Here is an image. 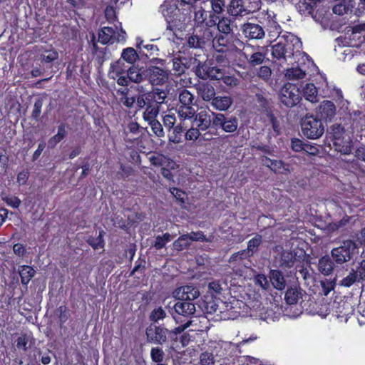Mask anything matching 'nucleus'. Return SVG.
Returning <instances> with one entry per match:
<instances>
[{
  "label": "nucleus",
  "instance_id": "nucleus-1",
  "mask_svg": "<svg viewBox=\"0 0 365 365\" xmlns=\"http://www.w3.org/2000/svg\"><path fill=\"white\" fill-rule=\"evenodd\" d=\"M166 21L165 34L173 41H182L184 33L192 26V11L178 6V0H165L161 6Z\"/></svg>",
  "mask_w": 365,
  "mask_h": 365
},
{
  "label": "nucleus",
  "instance_id": "nucleus-2",
  "mask_svg": "<svg viewBox=\"0 0 365 365\" xmlns=\"http://www.w3.org/2000/svg\"><path fill=\"white\" fill-rule=\"evenodd\" d=\"M166 98L165 91L158 88L140 93L137 95L136 110H143V118L151 119L153 116H158Z\"/></svg>",
  "mask_w": 365,
  "mask_h": 365
},
{
  "label": "nucleus",
  "instance_id": "nucleus-3",
  "mask_svg": "<svg viewBox=\"0 0 365 365\" xmlns=\"http://www.w3.org/2000/svg\"><path fill=\"white\" fill-rule=\"evenodd\" d=\"M195 305L190 302L179 300L173 307L168 306V312L175 323L187 322L191 324V318L195 313Z\"/></svg>",
  "mask_w": 365,
  "mask_h": 365
},
{
  "label": "nucleus",
  "instance_id": "nucleus-4",
  "mask_svg": "<svg viewBox=\"0 0 365 365\" xmlns=\"http://www.w3.org/2000/svg\"><path fill=\"white\" fill-rule=\"evenodd\" d=\"M302 132L309 139H318L324 133V123L314 115H306L301 120Z\"/></svg>",
  "mask_w": 365,
  "mask_h": 365
},
{
  "label": "nucleus",
  "instance_id": "nucleus-5",
  "mask_svg": "<svg viewBox=\"0 0 365 365\" xmlns=\"http://www.w3.org/2000/svg\"><path fill=\"white\" fill-rule=\"evenodd\" d=\"M178 100V115L184 120H191L196 113V102L194 95L187 89L183 88L179 93Z\"/></svg>",
  "mask_w": 365,
  "mask_h": 365
},
{
  "label": "nucleus",
  "instance_id": "nucleus-6",
  "mask_svg": "<svg viewBox=\"0 0 365 365\" xmlns=\"http://www.w3.org/2000/svg\"><path fill=\"white\" fill-rule=\"evenodd\" d=\"M357 246L354 240H344L340 246L331 250V258L336 264H343L353 258Z\"/></svg>",
  "mask_w": 365,
  "mask_h": 365
},
{
  "label": "nucleus",
  "instance_id": "nucleus-7",
  "mask_svg": "<svg viewBox=\"0 0 365 365\" xmlns=\"http://www.w3.org/2000/svg\"><path fill=\"white\" fill-rule=\"evenodd\" d=\"M213 115V128L221 129L225 133H233L239 126L238 118L233 115H225L221 113L212 112Z\"/></svg>",
  "mask_w": 365,
  "mask_h": 365
},
{
  "label": "nucleus",
  "instance_id": "nucleus-8",
  "mask_svg": "<svg viewBox=\"0 0 365 365\" xmlns=\"http://www.w3.org/2000/svg\"><path fill=\"white\" fill-rule=\"evenodd\" d=\"M301 92L299 88L292 83H286L282 88L279 100L282 104L287 108H292L299 103Z\"/></svg>",
  "mask_w": 365,
  "mask_h": 365
},
{
  "label": "nucleus",
  "instance_id": "nucleus-9",
  "mask_svg": "<svg viewBox=\"0 0 365 365\" xmlns=\"http://www.w3.org/2000/svg\"><path fill=\"white\" fill-rule=\"evenodd\" d=\"M169 330L155 324H150L145 329L147 341L150 343L163 345L167 342Z\"/></svg>",
  "mask_w": 365,
  "mask_h": 365
},
{
  "label": "nucleus",
  "instance_id": "nucleus-10",
  "mask_svg": "<svg viewBox=\"0 0 365 365\" xmlns=\"http://www.w3.org/2000/svg\"><path fill=\"white\" fill-rule=\"evenodd\" d=\"M242 56L246 59L250 67L262 65L267 58L266 53L261 51L259 46L256 48L250 44L244 47Z\"/></svg>",
  "mask_w": 365,
  "mask_h": 365
},
{
  "label": "nucleus",
  "instance_id": "nucleus-11",
  "mask_svg": "<svg viewBox=\"0 0 365 365\" xmlns=\"http://www.w3.org/2000/svg\"><path fill=\"white\" fill-rule=\"evenodd\" d=\"M288 57H292L294 53H299L302 48V43L299 37L292 33L287 32L280 37Z\"/></svg>",
  "mask_w": 365,
  "mask_h": 365
},
{
  "label": "nucleus",
  "instance_id": "nucleus-12",
  "mask_svg": "<svg viewBox=\"0 0 365 365\" xmlns=\"http://www.w3.org/2000/svg\"><path fill=\"white\" fill-rule=\"evenodd\" d=\"M169 73L167 70L158 66H150L147 68L146 79L153 86H160L168 80Z\"/></svg>",
  "mask_w": 365,
  "mask_h": 365
},
{
  "label": "nucleus",
  "instance_id": "nucleus-13",
  "mask_svg": "<svg viewBox=\"0 0 365 365\" xmlns=\"http://www.w3.org/2000/svg\"><path fill=\"white\" fill-rule=\"evenodd\" d=\"M35 344V339L31 331L21 332L14 341L16 350L26 353Z\"/></svg>",
  "mask_w": 365,
  "mask_h": 365
},
{
  "label": "nucleus",
  "instance_id": "nucleus-14",
  "mask_svg": "<svg viewBox=\"0 0 365 365\" xmlns=\"http://www.w3.org/2000/svg\"><path fill=\"white\" fill-rule=\"evenodd\" d=\"M241 29L245 37L249 39H262L265 35L264 28L258 24L247 22L242 26Z\"/></svg>",
  "mask_w": 365,
  "mask_h": 365
},
{
  "label": "nucleus",
  "instance_id": "nucleus-15",
  "mask_svg": "<svg viewBox=\"0 0 365 365\" xmlns=\"http://www.w3.org/2000/svg\"><path fill=\"white\" fill-rule=\"evenodd\" d=\"M192 119H193V125H195L203 132L211 127L213 128V115L205 110H201L198 113L196 112Z\"/></svg>",
  "mask_w": 365,
  "mask_h": 365
},
{
  "label": "nucleus",
  "instance_id": "nucleus-16",
  "mask_svg": "<svg viewBox=\"0 0 365 365\" xmlns=\"http://www.w3.org/2000/svg\"><path fill=\"white\" fill-rule=\"evenodd\" d=\"M261 162L264 166L274 173L286 175L290 173L289 165L281 160H273L267 156H262Z\"/></svg>",
  "mask_w": 365,
  "mask_h": 365
},
{
  "label": "nucleus",
  "instance_id": "nucleus-17",
  "mask_svg": "<svg viewBox=\"0 0 365 365\" xmlns=\"http://www.w3.org/2000/svg\"><path fill=\"white\" fill-rule=\"evenodd\" d=\"M175 297L183 302H190L200 295L198 289L193 285H185L178 287L175 292Z\"/></svg>",
  "mask_w": 365,
  "mask_h": 365
},
{
  "label": "nucleus",
  "instance_id": "nucleus-18",
  "mask_svg": "<svg viewBox=\"0 0 365 365\" xmlns=\"http://www.w3.org/2000/svg\"><path fill=\"white\" fill-rule=\"evenodd\" d=\"M248 0H231L227 6V12L232 16H243L250 13L247 8Z\"/></svg>",
  "mask_w": 365,
  "mask_h": 365
},
{
  "label": "nucleus",
  "instance_id": "nucleus-19",
  "mask_svg": "<svg viewBox=\"0 0 365 365\" xmlns=\"http://www.w3.org/2000/svg\"><path fill=\"white\" fill-rule=\"evenodd\" d=\"M212 36L209 30H204L202 36L197 34H192L187 38V46L190 48H201L211 41Z\"/></svg>",
  "mask_w": 365,
  "mask_h": 365
},
{
  "label": "nucleus",
  "instance_id": "nucleus-20",
  "mask_svg": "<svg viewBox=\"0 0 365 365\" xmlns=\"http://www.w3.org/2000/svg\"><path fill=\"white\" fill-rule=\"evenodd\" d=\"M192 61V58H187L186 57H173L172 62L174 74L177 76H180L185 73L186 70L190 68ZM193 61L194 63H195L197 62V59L193 58Z\"/></svg>",
  "mask_w": 365,
  "mask_h": 365
},
{
  "label": "nucleus",
  "instance_id": "nucleus-21",
  "mask_svg": "<svg viewBox=\"0 0 365 365\" xmlns=\"http://www.w3.org/2000/svg\"><path fill=\"white\" fill-rule=\"evenodd\" d=\"M233 103V99L229 96H217L211 101V106L220 111L227 110Z\"/></svg>",
  "mask_w": 365,
  "mask_h": 365
},
{
  "label": "nucleus",
  "instance_id": "nucleus-22",
  "mask_svg": "<svg viewBox=\"0 0 365 365\" xmlns=\"http://www.w3.org/2000/svg\"><path fill=\"white\" fill-rule=\"evenodd\" d=\"M335 262L331 257L327 255L322 256L318 262L319 272L325 275H330L334 270Z\"/></svg>",
  "mask_w": 365,
  "mask_h": 365
},
{
  "label": "nucleus",
  "instance_id": "nucleus-23",
  "mask_svg": "<svg viewBox=\"0 0 365 365\" xmlns=\"http://www.w3.org/2000/svg\"><path fill=\"white\" fill-rule=\"evenodd\" d=\"M336 107L334 103L330 101H324L319 107V113L321 119L325 120H331L335 115Z\"/></svg>",
  "mask_w": 365,
  "mask_h": 365
},
{
  "label": "nucleus",
  "instance_id": "nucleus-24",
  "mask_svg": "<svg viewBox=\"0 0 365 365\" xmlns=\"http://www.w3.org/2000/svg\"><path fill=\"white\" fill-rule=\"evenodd\" d=\"M18 272L22 285L27 289L28 284L36 274V270L29 265H20L18 267Z\"/></svg>",
  "mask_w": 365,
  "mask_h": 365
},
{
  "label": "nucleus",
  "instance_id": "nucleus-25",
  "mask_svg": "<svg viewBox=\"0 0 365 365\" xmlns=\"http://www.w3.org/2000/svg\"><path fill=\"white\" fill-rule=\"evenodd\" d=\"M197 90L198 96L205 101L211 102L215 97V90L214 87L207 83L200 84Z\"/></svg>",
  "mask_w": 365,
  "mask_h": 365
},
{
  "label": "nucleus",
  "instance_id": "nucleus-26",
  "mask_svg": "<svg viewBox=\"0 0 365 365\" xmlns=\"http://www.w3.org/2000/svg\"><path fill=\"white\" fill-rule=\"evenodd\" d=\"M330 138L336 147H339L343 143L344 128L340 124H335L330 128Z\"/></svg>",
  "mask_w": 365,
  "mask_h": 365
},
{
  "label": "nucleus",
  "instance_id": "nucleus-27",
  "mask_svg": "<svg viewBox=\"0 0 365 365\" xmlns=\"http://www.w3.org/2000/svg\"><path fill=\"white\" fill-rule=\"evenodd\" d=\"M128 75L129 76L130 82L139 83L146 79L147 68H138L132 66L128 70Z\"/></svg>",
  "mask_w": 365,
  "mask_h": 365
},
{
  "label": "nucleus",
  "instance_id": "nucleus-28",
  "mask_svg": "<svg viewBox=\"0 0 365 365\" xmlns=\"http://www.w3.org/2000/svg\"><path fill=\"white\" fill-rule=\"evenodd\" d=\"M115 30L108 26L101 29L98 31V41L102 44L113 43L115 38Z\"/></svg>",
  "mask_w": 365,
  "mask_h": 365
},
{
  "label": "nucleus",
  "instance_id": "nucleus-29",
  "mask_svg": "<svg viewBox=\"0 0 365 365\" xmlns=\"http://www.w3.org/2000/svg\"><path fill=\"white\" fill-rule=\"evenodd\" d=\"M269 279L275 289L282 290L285 288L286 282L281 271L278 269H271L269 272Z\"/></svg>",
  "mask_w": 365,
  "mask_h": 365
},
{
  "label": "nucleus",
  "instance_id": "nucleus-30",
  "mask_svg": "<svg viewBox=\"0 0 365 365\" xmlns=\"http://www.w3.org/2000/svg\"><path fill=\"white\" fill-rule=\"evenodd\" d=\"M267 31L268 33V36L269 38V41H272L276 40L277 38H280V34L282 33V27L278 24V22L272 19L269 20L267 26Z\"/></svg>",
  "mask_w": 365,
  "mask_h": 365
},
{
  "label": "nucleus",
  "instance_id": "nucleus-31",
  "mask_svg": "<svg viewBox=\"0 0 365 365\" xmlns=\"http://www.w3.org/2000/svg\"><path fill=\"white\" fill-rule=\"evenodd\" d=\"M125 61L121 58L110 64V74H128V70L132 66L126 65Z\"/></svg>",
  "mask_w": 365,
  "mask_h": 365
},
{
  "label": "nucleus",
  "instance_id": "nucleus-32",
  "mask_svg": "<svg viewBox=\"0 0 365 365\" xmlns=\"http://www.w3.org/2000/svg\"><path fill=\"white\" fill-rule=\"evenodd\" d=\"M301 289L297 287L288 288L285 292L284 299L287 304L292 305L296 304L299 299L302 298Z\"/></svg>",
  "mask_w": 365,
  "mask_h": 365
},
{
  "label": "nucleus",
  "instance_id": "nucleus-33",
  "mask_svg": "<svg viewBox=\"0 0 365 365\" xmlns=\"http://www.w3.org/2000/svg\"><path fill=\"white\" fill-rule=\"evenodd\" d=\"M235 303L238 304L239 301L233 299L232 302H230L225 304V310L222 312V313L224 314V317L227 319H235L240 316V307L237 308L235 307L233 305Z\"/></svg>",
  "mask_w": 365,
  "mask_h": 365
},
{
  "label": "nucleus",
  "instance_id": "nucleus-34",
  "mask_svg": "<svg viewBox=\"0 0 365 365\" xmlns=\"http://www.w3.org/2000/svg\"><path fill=\"white\" fill-rule=\"evenodd\" d=\"M319 0H303L299 3V11L304 15H312Z\"/></svg>",
  "mask_w": 365,
  "mask_h": 365
},
{
  "label": "nucleus",
  "instance_id": "nucleus-35",
  "mask_svg": "<svg viewBox=\"0 0 365 365\" xmlns=\"http://www.w3.org/2000/svg\"><path fill=\"white\" fill-rule=\"evenodd\" d=\"M58 58V53L54 48L45 50L38 55V61L42 64H48L53 63Z\"/></svg>",
  "mask_w": 365,
  "mask_h": 365
},
{
  "label": "nucleus",
  "instance_id": "nucleus-36",
  "mask_svg": "<svg viewBox=\"0 0 365 365\" xmlns=\"http://www.w3.org/2000/svg\"><path fill=\"white\" fill-rule=\"evenodd\" d=\"M221 18L222 16L210 13V14H207V16H206V20L202 26L205 27V30H209L213 35L215 31L217 29V24L219 21H220Z\"/></svg>",
  "mask_w": 365,
  "mask_h": 365
},
{
  "label": "nucleus",
  "instance_id": "nucleus-37",
  "mask_svg": "<svg viewBox=\"0 0 365 365\" xmlns=\"http://www.w3.org/2000/svg\"><path fill=\"white\" fill-rule=\"evenodd\" d=\"M138 58V53L132 47L125 48L122 51L120 58L129 65L133 66Z\"/></svg>",
  "mask_w": 365,
  "mask_h": 365
},
{
  "label": "nucleus",
  "instance_id": "nucleus-38",
  "mask_svg": "<svg viewBox=\"0 0 365 365\" xmlns=\"http://www.w3.org/2000/svg\"><path fill=\"white\" fill-rule=\"evenodd\" d=\"M272 55L274 58L278 60L286 59V58L288 57V54L287 53L284 45L281 38H279V41L276 44L272 46Z\"/></svg>",
  "mask_w": 365,
  "mask_h": 365
},
{
  "label": "nucleus",
  "instance_id": "nucleus-39",
  "mask_svg": "<svg viewBox=\"0 0 365 365\" xmlns=\"http://www.w3.org/2000/svg\"><path fill=\"white\" fill-rule=\"evenodd\" d=\"M105 232L100 230L96 237L90 236L87 240L86 242L91 246L93 250H98L103 248L105 246V242L103 240Z\"/></svg>",
  "mask_w": 365,
  "mask_h": 365
},
{
  "label": "nucleus",
  "instance_id": "nucleus-40",
  "mask_svg": "<svg viewBox=\"0 0 365 365\" xmlns=\"http://www.w3.org/2000/svg\"><path fill=\"white\" fill-rule=\"evenodd\" d=\"M157 116H153L151 119L143 118V120L148 123L151 130L156 137L162 138L165 135V132L162 124L156 119Z\"/></svg>",
  "mask_w": 365,
  "mask_h": 365
},
{
  "label": "nucleus",
  "instance_id": "nucleus-41",
  "mask_svg": "<svg viewBox=\"0 0 365 365\" xmlns=\"http://www.w3.org/2000/svg\"><path fill=\"white\" fill-rule=\"evenodd\" d=\"M303 95L306 100L314 103L317 101V89L314 83H307L303 88Z\"/></svg>",
  "mask_w": 365,
  "mask_h": 365
},
{
  "label": "nucleus",
  "instance_id": "nucleus-42",
  "mask_svg": "<svg viewBox=\"0 0 365 365\" xmlns=\"http://www.w3.org/2000/svg\"><path fill=\"white\" fill-rule=\"evenodd\" d=\"M190 243L191 242L189 240L188 235H182L173 242V247L177 251H182L187 249Z\"/></svg>",
  "mask_w": 365,
  "mask_h": 365
},
{
  "label": "nucleus",
  "instance_id": "nucleus-43",
  "mask_svg": "<svg viewBox=\"0 0 365 365\" xmlns=\"http://www.w3.org/2000/svg\"><path fill=\"white\" fill-rule=\"evenodd\" d=\"M227 286L224 282L220 280H215L209 283L208 289L212 295L217 297L221 295L224 288Z\"/></svg>",
  "mask_w": 365,
  "mask_h": 365
},
{
  "label": "nucleus",
  "instance_id": "nucleus-44",
  "mask_svg": "<svg viewBox=\"0 0 365 365\" xmlns=\"http://www.w3.org/2000/svg\"><path fill=\"white\" fill-rule=\"evenodd\" d=\"M170 193L175 198L176 202L180 205L184 206L186 200H187V193L182 190L178 187H170Z\"/></svg>",
  "mask_w": 365,
  "mask_h": 365
},
{
  "label": "nucleus",
  "instance_id": "nucleus-45",
  "mask_svg": "<svg viewBox=\"0 0 365 365\" xmlns=\"http://www.w3.org/2000/svg\"><path fill=\"white\" fill-rule=\"evenodd\" d=\"M351 217L345 215L341 220L336 222H332L327 225L328 230L331 232H336L341 228H344L347 224L349 223Z\"/></svg>",
  "mask_w": 365,
  "mask_h": 365
},
{
  "label": "nucleus",
  "instance_id": "nucleus-46",
  "mask_svg": "<svg viewBox=\"0 0 365 365\" xmlns=\"http://www.w3.org/2000/svg\"><path fill=\"white\" fill-rule=\"evenodd\" d=\"M282 264L287 268L294 267L296 262V255L292 252H284L281 256Z\"/></svg>",
  "mask_w": 365,
  "mask_h": 365
},
{
  "label": "nucleus",
  "instance_id": "nucleus-47",
  "mask_svg": "<svg viewBox=\"0 0 365 365\" xmlns=\"http://www.w3.org/2000/svg\"><path fill=\"white\" fill-rule=\"evenodd\" d=\"M210 5L212 8L211 14L220 16L223 14L225 8V0H210Z\"/></svg>",
  "mask_w": 365,
  "mask_h": 365
},
{
  "label": "nucleus",
  "instance_id": "nucleus-48",
  "mask_svg": "<svg viewBox=\"0 0 365 365\" xmlns=\"http://www.w3.org/2000/svg\"><path fill=\"white\" fill-rule=\"evenodd\" d=\"M262 242V235L257 234L253 238L248 241L247 249L250 251V253L254 255L258 250V248Z\"/></svg>",
  "mask_w": 365,
  "mask_h": 365
},
{
  "label": "nucleus",
  "instance_id": "nucleus-49",
  "mask_svg": "<svg viewBox=\"0 0 365 365\" xmlns=\"http://www.w3.org/2000/svg\"><path fill=\"white\" fill-rule=\"evenodd\" d=\"M210 66L206 63H201L198 61L195 68V74L200 78L208 79Z\"/></svg>",
  "mask_w": 365,
  "mask_h": 365
},
{
  "label": "nucleus",
  "instance_id": "nucleus-50",
  "mask_svg": "<svg viewBox=\"0 0 365 365\" xmlns=\"http://www.w3.org/2000/svg\"><path fill=\"white\" fill-rule=\"evenodd\" d=\"M306 73L299 67L292 68L287 71L286 76L289 80L302 79L305 77Z\"/></svg>",
  "mask_w": 365,
  "mask_h": 365
},
{
  "label": "nucleus",
  "instance_id": "nucleus-51",
  "mask_svg": "<svg viewBox=\"0 0 365 365\" xmlns=\"http://www.w3.org/2000/svg\"><path fill=\"white\" fill-rule=\"evenodd\" d=\"M356 282H359V277L355 273L354 269H352L346 277L340 281L339 284L345 287H350Z\"/></svg>",
  "mask_w": 365,
  "mask_h": 365
},
{
  "label": "nucleus",
  "instance_id": "nucleus-52",
  "mask_svg": "<svg viewBox=\"0 0 365 365\" xmlns=\"http://www.w3.org/2000/svg\"><path fill=\"white\" fill-rule=\"evenodd\" d=\"M166 317V312L161 307L155 308L150 314L149 319L152 322V324L158 322L160 319H165Z\"/></svg>",
  "mask_w": 365,
  "mask_h": 365
},
{
  "label": "nucleus",
  "instance_id": "nucleus-53",
  "mask_svg": "<svg viewBox=\"0 0 365 365\" xmlns=\"http://www.w3.org/2000/svg\"><path fill=\"white\" fill-rule=\"evenodd\" d=\"M171 240V235L170 233H164L162 236L158 235L155 238L154 247L159 250L165 247L166 243Z\"/></svg>",
  "mask_w": 365,
  "mask_h": 365
},
{
  "label": "nucleus",
  "instance_id": "nucleus-54",
  "mask_svg": "<svg viewBox=\"0 0 365 365\" xmlns=\"http://www.w3.org/2000/svg\"><path fill=\"white\" fill-rule=\"evenodd\" d=\"M178 324H180L178 327L168 332V336H170L172 340H176L178 339V335L182 333L191 324L187 322H179Z\"/></svg>",
  "mask_w": 365,
  "mask_h": 365
},
{
  "label": "nucleus",
  "instance_id": "nucleus-55",
  "mask_svg": "<svg viewBox=\"0 0 365 365\" xmlns=\"http://www.w3.org/2000/svg\"><path fill=\"white\" fill-rule=\"evenodd\" d=\"M165 357V353L162 348L159 346L153 347L150 350V358L155 363L163 362Z\"/></svg>",
  "mask_w": 365,
  "mask_h": 365
},
{
  "label": "nucleus",
  "instance_id": "nucleus-56",
  "mask_svg": "<svg viewBox=\"0 0 365 365\" xmlns=\"http://www.w3.org/2000/svg\"><path fill=\"white\" fill-rule=\"evenodd\" d=\"M206 16H207V12L203 9L200 8L197 11H195L193 19L195 21V25L197 26H204Z\"/></svg>",
  "mask_w": 365,
  "mask_h": 365
},
{
  "label": "nucleus",
  "instance_id": "nucleus-57",
  "mask_svg": "<svg viewBox=\"0 0 365 365\" xmlns=\"http://www.w3.org/2000/svg\"><path fill=\"white\" fill-rule=\"evenodd\" d=\"M220 83L227 86H236L239 83V80L235 76V75H230L225 71L224 75H222V78L220 80Z\"/></svg>",
  "mask_w": 365,
  "mask_h": 365
},
{
  "label": "nucleus",
  "instance_id": "nucleus-58",
  "mask_svg": "<svg viewBox=\"0 0 365 365\" xmlns=\"http://www.w3.org/2000/svg\"><path fill=\"white\" fill-rule=\"evenodd\" d=\"M252 256H253V255L252 253H250L247 249L242 250H240L237 252L232 254L230 257V262H237L241 259H247Z\"/></svg>",
  "mask_w": 365,
  "mask_h": 365
},
{
  "label": "nucleus",
  "instance_id": "nucleus-59",
  "mask_svg": "<svg viewBox=\"0 0 365 365\" xmlns=\"http://www.w3.org/2000/svg\"><path fill=\"white\" fill-rule=\"evenodd\" d=\"M194 125L192 124L191 128L185 133V137L187 140H196L201 135V132H202V130H200L197 126L194 127Z\"/></svg>",
  "mask_w": 365,
  "mask_h": 365
},
{
  "label": "nucleus",
  "instance_id": "nucleus-60",
  "mask_svg": "<svg viewBox=\"0 0 365 365\" xmlns=\"http://www.w3.org/2000/svg\"><path fill=\"white\" fill-rule=\"evenodd\" d=\"M43 106V100L42 98H38L36 100L34 108L31 113V118L38 121L40 119V115L41 113V108Z\"/></svg>",
  "mask_w": 365,
  "mask_h": 365
},
{
  "label": "nucleus",
  "instance_id": "nucleus-61",
  "mask_svg": "<svg viewBox=\"0 0 365 365\" xmlns=\"http://www.w3.org/2000/svg\"><path fill=\"white\" fill-rule=\"evenodd\" d=\"M163 122L165 127L170 130L176 123V116L174 113H168L163 116Z\"/></svg>",
  "mask_w": 365,
  "mask_h": 365
},
{
  "label": "nucleus",
  "instance_id": "nucleus-62",
  "mask_svg": "<svg viewBox=\"0 0 365 365\" xmlns=\"http://www.w3.org/2000/svg\"><path fill=\"white\" fill-rule=\"evenodd\" d=\"M225 70L222 68H219L215 66H210V72H209V78L211 80H217L219 81L222 78V75H224Z\"/></svg>",
  "mask_w": 365,
  "mask_h": 365
},
{
  "label": "nucleus",
  "instance_id": "nucleus-63",
  "mask_svg": "<svg viewBox=\"0 0 365 365\" xmlns=\"http://www.w3.org/2000/svg\"><path fill=\"white\" fill-rule=\"evenodd\" d=\"M257 74L259 78L267 81L270 78L272 70L267 66H262L258 69Z\"/></svg>",
  "mask_w": 365,
  "mask_h": 365
},
{
  "label": "nucleus",
  "instance_id": "nucleus-64",
  "mask_svg": "<svg viewBox=\"0 0 365 365\" xmlns=\"http://www.w3.org/2000/svg\"><path fill=\"white\" fill-rule=\"evenodd\" d=\"M354 271L359 277V282L365 281V259H363L358 262Z\"/></svg>",
  "mask_w": 365,
  "mask_h": 365
}]
</instances>
